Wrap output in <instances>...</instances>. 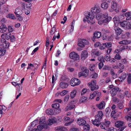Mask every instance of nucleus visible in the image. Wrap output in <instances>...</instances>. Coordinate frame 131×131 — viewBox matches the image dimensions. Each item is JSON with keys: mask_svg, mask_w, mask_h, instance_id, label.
<instances>
[{"mask_svg": "<svg viewBox=\"0 0 131 131\" xmlns=\"http://www.w3.org/2000/svg\"><path fill=\"white\" fill-rule=\"evenodd\" d=\"M91 11L93 14H96V17L98 20V23L99 25L103 24H107L110 21L112 18L110 16H108L107 12H106L103 14H98L101 11V9L100 7L96 5L92 7Z\"/></svg>", "mask_w": 131, "mask_h": 131, "instance_id": "1", "label": "nucleus"}, {"mask_svg": "<svg viewBox=\"0 0 131 131\" xmlns=\"http://www.w3.org/2000/svg\"><path fill=\"white\" fill-rule=\"evenodd\" d=\"M94 14L91 12V13L89 12L88 13V15L84 18L83 21L84 22L87 21L89 24H93L95 22L94 19Z\"/></svg>", "mask_w": 131, "mask_h": 131, "instance_id": "2", "label": "nucleus"}, {"mask_svg": "<svg viewBox=\"0 0 131 131\" xmlns=\"http://www.w3.org/2000/svg\"><path fill=\"white\" fill-rule=\"evenodd\" d=\"M130 108H125L124 112L125 114H127L125 117V119L129 122L128 125L129 127H131V113L130 114Z\"/></svg>", "mask_w": 131, "mask_h": 131, "instance_id": "3", "label": "nucleus"}, {"mask_svg": "<svg viewBox=\"0 0 131 131\" xmlns=\"http://www.w3.org/2000/svg\"><path fill=\"white\" fill-rule=\"evenodd\" d=\"M96 81L95 80H93L88 83V85L91 88V91L97 90L99 88V86L96 85Z\"/></svg>", "mask_w": 131, "mask_h": 131, "instance_id": "4", "label": "nucleus"}, {"mask_svg": "<svg viewBox=\"0 0 131 131\" xmlns=\"http://www.w3.org/2000/svg\"><path fill=\"white\" fill-rule=\"evenodd\" d=\"M111 7L109 9V11L112 12L114 11L117 12L118 11L117 8V4L115 1H113L111 3Z\"/></svg>", "mask_w": 131, "mask_h": 131, "instance_id": "5", "label": "nucleus"}, {"mask_svg": "<svg viewBox=\"0 0 131 131\" xmlns=\"http://www.w3.org/2000/svg\"><path fill=\"white\" fill-rule=\"evenodd\" d=\"M124 16L122 15H120L118 16H116L113 18V20L115 26H118L121 20L124 18Z\"/></svg>", "mask_w": 131, "mask_h": 131, "instance_id": "6", "label": "nucleus"}, {"mask_svg": "<svg viewBox=\"0 0 131 131\" xmlns=\"http://www.w3.org/2000/svg\"><path fill=\"white\" fill-rule=\"evenodd\" d=\"M23 8L25 9V5L24 4L22 5V7L19 6L17 7L14 12L15 15H21L23 13Z\"/></svg>", "mask_w": 131, "mask_h": 131, "instance_id": "7", "label": "nucleus"}, {"mask_svg": "<svg viewBox=\"0 0 131 131\" xmlns=\"http://www.w3.org/2000/svg\"><path fill=\"white\" fill-rule=\"evenodd\" d=\"M120 25L125 29H131V25L126 21H124L121 22Z\"/></svg>", "mask_w": 131, "mask_h": 131, "instance_id": "8", "label": "nucleus"}, {"mask_svg": "<svg viewBox=\"0 0 131 131\" xmlns=\"http://www.w3.org/2000/svg\"><path fill=\"white\" fill-rule=\"evenodd\" d=\"M11 34L9 32L3 34L1 35V41H5L6 40H8L10 38Z\"/></svg>", "mask_w": 131, "mask_h": 131, "instance_id": "9", "label": "nucleus"}, {"mask_svg": "<svg viewBox=\"0 0 131 131\" xmlns=\"http://www.w3.org/2000/svg\"><path fill=\"white\" fill-rule=\"evenodd\" d=\"M89 44V42L88 41L85 39H81L79 42L78 45L81 47H83L85 45H88Z\"/></svg>", "mask_w": 131, "mask_h": 131, "instance_id": "10", "label": "nucleus"}, {"mask_svg": "<svg viewBox=\"0 0 131 131\" xmlns=\"http://www.w3.org/2000/svg\"><path fill=\"white\" fill-rule=\"evenodd\" d=\"M70 58L74 60H79V56L77 53L74 52L70 53L69 55Z\"/></svg>", "mask_w": 131, "mask_h": 131, "instance_id": "11", "label": "nucleus"}, {"mask_svg": "<svg viewBox=\"0 0 131 131\" xmlns=\"http://www.w3.org/2000/svg\"><path fill=\"white\" fill-rule=\"evenodd\" d=\"M80 83V81L76 78L72 79L70 81V84L72 86H74L76 85H79Z\"/></svg>", "mask_w": 131, "mask_h": 131, "instance_id": "12", "label": "nucleus"}, {"mask_svg": "<svg viewBox=\"0 0 131 131\" xmlns=\"http://www.w3.org/2000/svg\"><path fill=\"white\" fill-rule=\"evenodd\" d=\"M88 56V53L86 50L82 51L81 54V59L83 60L85 59Z\"/></svg>", "mask_w": 131, "mask_h": 131, "instance_id": "13", "label": "nucleus"}, {"mask_svg": "<svg viewBox=\"0 0 131 131\" xmlns=\"http://www.w3.org/2000/svg\"><path fill=\"white\" fill-rule=\"evenodd\" d=\"M121 91V90H119V88L115 87L113 88L110 91V92L112 96H113L116 94L117 92L118 91L120 92Z\"/></svg>", "mask_w": 131, "mask_h": 131, "instance_id": "14", "label": "nucleus"}, {"mask_svg": "<svg viewBox=\"0 0 131 131\" xmlns=\"http://www.w3.org/2000/svg\"><path fill=\"white\" fill-rule=\"evenodd\" d=\"M88 75V72L87 70L85 69L83 71H82L78 73V76L79 77L82 76H83L84 77H86Z\"/></svg>", "mask_w": 131, "mask_h": 131, "instance_id": "15", "label": "nucleus"}, {"mask_svg": "<svg viewBox=\"0 0 131 131\" xmlns=\"http://www.w3.org/2000/svg\"><path fill=\"white\" fill-rule=\"evenodd\" d=\"M86 121L83 118H79L78 119L77 123L79 125L83 126L86 123Z\"/></svg>", "mask_w": 131, "mask_h": 131, "instance_id": "16", "label": "nucleus"}, {"mask_svg": "<svg viewBox=\"0 0 131 131\" xmlns=\"http://www.w3.org/2000/svg\"><path fill=\"white\" fill-rule=\"evenodd\" d=\"M101 54V53L97 50L93 49L91 51V54L92 57H95L96 56H99Z\"/></svg>", "mask_w": 131, "mask_h": 131, "instance_id": "17", "label": "nucleus"}, {"mask_svg": "<svg viewBox=\"0 0 131 131\" xmlns=\"http://www.w3.org/2000/svg\"><path fill=\"white\" fill-rule=\"evenodd\" d=\"M117 26H114V28L116 34L117 36H118L121 34L122 32V30L120 28L117 27Z\"/></svg>", "mask_w": 131, "mask_h": 131, "instance_id": "18", "label": "nucleus"}, {"mask_svg": "<svg viewBox=\"0 0 131 131\" xmlns=\"http://www.w3.org/2000/svg\"><path fill=\"white\" fill-rule=\"evenodd\" d=\"M75 107V105H74L71 103H69L65 108L64 111H68L73 109Z\"/></svg>", "mask_w": 131, "mask_h": 131, "instance_id": "19", "label": "nucleus"}, {"mask_svg": "<svg viewBox=\"0 0 131 131\" xmlns=\"http://www.w3.org/2000/svg\"><path fill=\"white\" fill-rule=\"evenodd\" d=\"M124 125V122L121 121H118L115 123V126L117 128L121 127Z\"/></svg>", "mask_w": 131, "mask_h": 131, "instance_id": "20", "label": "nucleus"}, {"mask_svg": "<svg viewBox=\"0 0 131 131\" xmlns=\"http://www.w3.org/2000/svg\"><path fill=\"white\" fill-rule=\"evenodd\" d=\"M95 118L94 120H92V122L94 125L96 126H99V125L101 124V120L99 119H96V118Z\"/></svg>", "mask_w": 131, "mask_h": 131, "instance_id": "21", "label": "nucleus"}, {"mask_svg": "<svg viewBox=\"0 0 131 131\" xmlns=\"http://www.w3.org/2000/svg\"><path fill=\"white\" fill-rule=\"evenodd\" d=\"M105 103L103 101H102L99 104L96 105L97 107L100 110H101L105 107Z\"/></svg>", "mask_w": 131, "mask_h": 131, "instance_id": "22", "label": "nucleus"}, {"mask_svg": "<svg viewBox=\"0 0 131 131\" xmlns=\"http://www.w3.org/2000/svg\"><path fill=\"white\" fill-rule=\"evenodd\" d=\"M78 89L76 88H74L73 90L71 92L70 97L72 98H74L76 95Z\"/></svg>", "mask_w": 131, "mask_h": 131, "instance_id": "23", "label": "nucleus"}, {"mask_svg": "<svg viewBox=\"0 0 131 131\" xmlns=\"http://www.w3.org/2000/svg\"><path fill=\"white\" fill-rule=\"evenodd\" d=\"M7 30V28L5 25L2 24L0 26V32L1 33L5 32Z\"/></svg>", "mask_w": 131, "mask_h": 131, "instance_id": "24", "label": "nucleus"}, {"mask_svg": "<svg viewBox=\"0 0 131 131\" xmlns=\"http://www.w3.org/2000/svg\"><path fill=\"white\" fill-rule=\"evenodd\" d=\"M48 125L47 124H40L37 126V128L38 131L41 130L43 128H47Z\"/></svg>", "mask_w": 131, "mask_h": 131, "instance_id": "25", "label": "nucleus"}, {"mask_svg": "<svg viewBox=\"0 0 131 131\" xmlns=\"http://www.w3.org/2000/svg\"><path fill=\"white\" fill-rule=\"evenodd\" d=\"M103 116V113L101 111H99L98 112V113L95 116V118L96 119H99L100 120L102 118Z\"/></svg>", "mask_w": 131, "mask_h": 131, "instance_id": "26", "label": "nucleus"}, {"mask_svg": "<svg viewBox=\"0 0 131 131\" xmlns=\"http://www.w3.org/2000/svg\"><path fill=\"white\" fill-rule=\"evenodd\" d=\"M56 130H60L62 131H67V129L66 128L62 126H58L55 128Z\"/></svg>", "mask_w": 131, "mask_h": 131, "instance_id": "27", "label": "nucleus"}, {"mask_svg": "<svg viewBox=\"0 0 131 131\" xmlns=\"http://www.w3.org/2000/svg\"><path fill=\"white\" fill-rule=\"evenodd\" d=\"M101 7L104 10H106L108 7V5L106 2H104L101 4Z\"/></svg>", "mask_w": 131, "mask_h": 131, "instance_id": "28", "label": "nucleus"}, {"mask_svg": "<svg viewBox=\"0 0 131 131\" xmlns=\"http://www.w3.org/2000/svg\"><path fill=\"white\" fill-rule=\"evenodd\" d=\"M59 85L61 88L63 89L66 88L68 86L67 83L64 82H60L59 84Z\"/></svg>", "mask_w": 131, "mask_h": 131, "instance_id": "29", "label": "nucleus"}, {"mask_svg": "<svg viewBox=\"0 0 131 131\" xmlns=\"http://www.w3.org/2000/svg\"><path fill=\"white\" fill-rule=\"evenodd\" d=\"M36 64H32L31 63H29L28 64V66L27 68V69H36L37 68L36 67Z\"/></svg>", "mask_w": 131, "mask_h": 131, "instance_id": "30", "label": "nucleus"}, {"mask_svg": "<svg viewBox=\"0 0 131 131\" xmlns=\"http://www.w3.org/2000/svg\"><path fill=\"white\" fill-rule=\"evenodd\" d=\"M48 124L49 125H52L53 124L56 123L57 122L56 118H51L48 120Z\"/></svg>", "mask_w": 131, "mask_h": 131, "instance_id": "31", "label": "nucleus"}, {"mask_svg": "<svg viewBox=\"0 0 131 131\" xmlns=\"http://www.w3.org/2000/svg\"><path fill=\"white\" fill-rule=\"evenodd\" d=\"M94 37L95 38H98L101 36V34L100 32H96L94 33Z\"/></svg>", "mask_w": 131, "mask_h": 131, "instance_id": "32", "label": "nucleus"}, {"mask_svg": "<svg viewBox=\"0 0 131 131\" xmlns=\"http://www.w3.org/2000/svg\"><path fill=\"white\" fill-rule=\"evenodd\" d=\"M46 113L48 115H52L54 113L53 110L51 109H48L46 110Z\"/></svg>", "mask_w": 131, "mask_h": 131, "instance_id": "33", "label": "nucleus"}, {"mask_svg": "<svg viewBox=\"0 0 131 131\" xmlns=\"http://www.w3.org/2000/svg\"><path fill=\"white\" fill-rule=\"evenodd\" d=\"M131 42L129 40H125L121 41L119 42L120 44H123L124 45H127L129 44Z\"/></svg>", "mask_w": 131, "mask_h": 131, "instance_id": "34", "label": "nucleus"}, {"mask_svg": "<svg viewBox=\"0 0 131 131\" xmlns=\"http://www.w3.org/2000/svg\"><path fill=\"white\" fill-rule=\"evenodd\" d=\"M3 42L2 45L3 47L5 48H8L9 46V43L5 41H1Z\"/></svg>", "mask_w": 131, "mask_h": 131, "instance_id": "35", "label": "nucleus"}, {"mask_svg": "<svg viewBox=\"0 0 131 131\" xmlns=\"http://www.w3.org/2000/svg\"><path fill=\"white\" fill-rule=\"evenodd\" d=\"M125 16L127 17L126 19L127 20H131V13L130 12H126L125 14Z\"/></svg>", "mask_w": 131, "mask_h": 131, "instance_id": "36", "label": "nucleus"}, {"mask_svg": "<svg viewBox=\"0 0 131 131\" xmlns=\"http://www.w3.org/2000/svg\"><path fill=\"white\" fill-rule=\"evenodd\" d=\"M6 109V107L5 106L0 105V114H2L3 113V111H5Z\"/></svg>", "mask_w": 131, "mask_h": 131, "instance_id": "37", "label": "nucleus"}, {"mask_svg": "<svg viewBox=\"0 0 131 131\" xmlns=\"http://www.w3.org/2000/svg\"><path fill=\"white\" fill-rule=\"evenodd\" d=\"M6 17L8 18H11V19H16L15 15L12 14H8L7 15Z\"/></svg>", "mask_w": 131, "mask_h": 131, "instance_id": "38", "label": "nucleus"}, {"mask_svg": "<svg viewBox=\"0 0 131 131\" xmlns=\"http://www.w3.org/2000/svg\"><path fill=\"white\" fill-rule=\"evenodd\" d=\"M6 50L4 48H0V55L3 56L4 55L6 52Z\"/></svg>", "mask_w": 131, "mask_h": 131, "instance_id": "39", "label": "nucleus"}, {"mask_svg": "<svg viewBox=\"0 0 131 131\" xmlns=\"http://www.w3.org/2000/svg\"><path fill=\"white\" fill-rule=\"evenodd\" d=\"M87 99L86 97L84 96H82L80 98V103H83L86 101Z\"/></svg>", "mask_w": 131, "mask_h": 131, "instance_id": "40", "label": "nucleus"}, {"mask_svg": "<svg viewBox=\"0 0 131 131\" xmlns=\"http://www.w3.org/2000/svg\"><path fill=\"white\" fill-rule=\"evenodd\" d=\"M83 129L85 131H89L90 129V125L87 124L83 126Z\"/></svg>", "mask_w": 131, "mask_h": 131, "instance_id": "41", "label": "nucleus"}, {"mask_svg": "<svg viewBox=\"0 0 131 131\" xmlns=\"http://www.w3.org/2000/svg\"><path fill=\"white\" fill-rule=\"evenodd\" d=\"M60 107V105L59 103H56L52 105V107L56 109Z\"/></svg>", "mask_w": 131, "mask_h": 131, "instance_id": "42", "label": "nucleus"}, {"mask_svg": "<svg viewBox=\"0 0 131 131\" xmlns=\"http://www.w3.org/2000/svg\"><path fill=\"white\" fill-rule=\"evenodd\" d=\"M111 110L109 107H107V108L105 110L106 115L107 116L111 112Z\"/></svg>", "mask_w": 131, "mask_h": 131, "instance_id": "43", "label": "nucleus"}, {"mask_svg": "<svg viewBox=\"0 0 131 131\" xmlns=\"http://www.w3.org/2000/svg\"><path fill=\"white\" fill-rule=\"evenodd\" d=\"M96 95V93L94 92L91 93L89 97L90 99H93Z\"/></svg>", "mask_w": 131, "mask_h": 131, "instance_id": "44", "label": "nucleus"}, {"mask_svg": "<svg viewBox=\"0 0 131 131\" xmlns=\"http://www.w3.org/2000/svg\"><path fill=\"white\" fill-rule=\"evenodd\" d=\"M8 30L9 31L8 32H12L15 31V29L13 28L12 27L9 26L8 27Z\"/></svg>", "mask_w": 131, "mask_h": 131, "instance_id": "45", "label": "nucleus"}, {"mask_svg": "<svg viewBox=\"0 0 131 131\" xmlns=\"http://www.w3.org/2000/svg\"><path fill=\"white\" fill-rule=\"evenodd\" d=\"M124 95L129 98L131 97V94L128 91H125L124 93Z\"/></svg>", "mask_w": 131, "mask_h": 131, "instance_id": "46", "label": "nucleus"}, {"mask_svg": "<svg viewBox=\"0 0 131 131\" xmlns=\"http://www.w3.org/2000/svg\"><path fill=\"white\" fill-rule=\"evenodd\" d=\"M126 77V75L125 74L123 73L122 74V76L120 77L121 82L125 79Z\"/></svg>", "mask_w": 131, "mask_h": 131, "instance_id": "47", "label": "nucleus"}, {"mask_svg": "<svg viewBox=\"0 0 131 131\" xmlns=\"http://www.w3.org/2000/svg\"><path fill=\"white\" fill-rule=\"evenodd\" d=\"M104 44L105 45V47L107 48H110L112 46V44L110 42L105 43H104Z\"/></svg>", "mask_w": 131, "mask_h": 131, "instance_id": "48", "label": "nucleus"}, {"mask_svg": "<svg viewBox=\"0 0 131 131\" xmlns=\"http://www.w3.org/2000/svg\"><path fill=\"white\" fill-rule=\"evenodd\" d=\"M88 92V89L86 88L83 89L82 90L81 92V95H83Z\"/></svg>", "mask_w": 131, "mask_h": 131, "instance_id": "49", "label": "nucleus"}, {"mask_svg": "<svg viewBox=\"0 0 131 131\" xmlns=\"http://www.w3.org/2000/svg\"><path fill=\"white\" fill-rule=\"evenodd\" d=\"M12 83L13 85L15 86H16L17 85L19 88H20L21 86V84H20L18 83L17 82H12Z\"/></svg>", "mask_w": 131, "mask_h": 131, "instance_id": "50", "label": "nucleus"}, {"mask_svg": "<svg viewBox=\"0 0 131 131\" xmlns=\"http://www.w3.org/2000/svg\"><path fill=\"white\" fill-rule=\"evenodd\" d=\"M74 24L75 21H73L72 22V25L71 26V29L70 30V32H72L73 31Z\"/></svg>", "mask_w": 131, "mask_h": 131, "instance_id": "51", "label": "nucleus"}, {"mask_svg": "<svg viewBox=\"0 0 131 131\" xmlns=\"http://www.w3.org/2000/svg\"><path fill=\"white\" fill-rule=\"evenodd\" d=\"M45 119H43V118H40V119L39 121V123L40 124H45L44 123Z\"/></svg>", "mask_w": 131, "mask_h": 131, "instance_id": "52", "label": "nucleus"}, {"mask_svg": "<svg viewBox=\"0 0 131 131\" xmlns=\"http://www.w3.org/2000/svg\"><path fill=\"white\" fill-rule=\"evenodd\" d=\"M101 124L100 125L101 128L103 129H105L106 128V126L105 125V124L103 122L102 123H101Z\"/></svg>", "mask_w": 131, "mask_h": 131, "instance_id": "53", "label": "nucleus"}, {"mask_svg": "<svg viewBox=\"0 0 131 131\" xmlns=\"http://www.w3.org/2000/svg\"><path fill=\"white\" fill-rule=\"evenodd\" d=\"M117 67L120 69H123L124 68V66L121 63H119V64L117 65Z\"/></svg>", "mask_w": 131, "mask_h": 131, "instance_id": "54", "label": "nucleus"}, {"mask_svg": "<svg viewBox=\"0 0 131 131\" xmlns=\"http://www.w3.org/2000/svg\"><path fill=\"white\" fill-rule=\"evenodd\" d=\"M68 92V91L64 90L62 91L61 92H60V95L61 96H63L65 95Z\"/></svg>", "mask_w": 131, "mask_h": 131, "instance_id": "55", "label": "nucleus"}, {"mask_svg": "<svg viewBox=\"0 0 131 131\" xmlns=\"http://www.w3.org/2000/svg\"><path fill=\"white\" fill-rule=\"evenodd\" d=\"M56 28L54 27H53L51 29V30L50 31V33L51 35H53L55 32L56 31Z\"/></svg>", "mask_w": 131, "mask_h": 131, "instance_id": "56", "label": "nucleus"}, {"mask_svg": "<svg viewBox=\"0 0 131 131\" xmlns=\"http://www.w3.org/2000/svg\"><path fill=\"white\" fill-rule=\"evenodd\" d=\"M69 95H66L64 97V102H67L68 101L69 98Z\"/></svg>", "mask_w": 131, "mask_h": 131, "instance_id": "57", "label": "nucleus"}, {"mask_svg": "<svg viewBox=\"0 0 131 131\" xmlns=\"http://www.w3.org/2000/svg\"><path fill=\"white\" fill-rule=\"evenodd\" d=\"M105 60L107 61H109L110 60V56L109 55H106L105 57Z\"/></svg>", "mask_w": 131, "mask_h": 131, "instance_id": "58", "label": "nucleus"}, {"mask_svg": "<svg viewBox=\"0 0 131 131\" xmlns=\"http://www.w3.org/2000/svg\"><path fill=\"white\" fill-rule=\"evenodd\" d=\"M98 60L99 61L101 62H105V59L104 58V57L102 56H100L99 57Z\"/></svg>", "mask_w": 131, "mask_h": 131, "instance_id": "59", "label": "nucleus"}, {"mask_svg": "<svg viewBox=\"0 0 131 131\" xmlns=\"http://www.w3.org/2000/svg\"><path fill=\"white\" fill-rule=\"evenodd\" d=\"M95 68V66L94 64L91 65L90 66V69L91 71H93Z\"/></svg>", "mask_w": 131, "mask_h": 131, "instance_id": "60", "label": "nucleus"}, {"mask_svg": "<svg viewBox=\"0 0 131 131\" xmlns=\"http://www.w3.org/2000/svg\"><path fill=\"white\" fill-rule=\"evenodd\" d=\"M115 58L117 60H119L121 59V57L119 54L117 53L116 54L115 56Z\"/></svg>", "mask_w": 131, "mask_h": 131, "instance_id": "61", "label": "nucleus"}, {"mask_svg": "<svg viewBox=\"0 0 131 131\" xmlns=\"http://www.w3.org/2000/svg\"><path fill=\"white\" fill-rule=\"evenodd\" d=\"M127 82L128 84H130L131 83V75L129 74L127 78Z\"/></svg>", "mask_w": 131, "mask_h": 131, "instance_id": "62", "label": "nucleus"}, {"mask_svg": "<svg viewBox=\"0 0 131 131\" xmlns=\"http://www.w3.org/2000/svg\"><path fill=\"white\" fill-rule=\"evenodd\" d=\"M105 124L106 127H107L109 126L110 124V122L108 121H105V122L104 123Z\"/></svg>", "mask_w": 131, "mask_h": 131, "instance_id": "63", "label": "nucleus"}, {"mask_svg": "<svg viewBox=\"0 0 131 131\" xmlns=\"http://www.w3.org/2000/svg\"><path fill=\"white\" fill-rule=\"evenodd\" d=\"M21 15H16V17L18 18V19L19 21H22L23 18L22 17L20 16Z\"/></svg>", "mask_w": 131, "mask_h": 131, "instance_id": "64", "label": "nucleus"}]
</instances>
